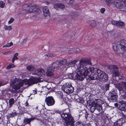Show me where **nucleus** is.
<instances>
[{
	"label": "nucleus",
	"mask_w": 126,
	"mask_h": 126,
	"mask_svg": "<svg viewBox=\"0 0 126 126\" xmlns=\"http://www.w3.org/2000/svg\"><path fill=\"white\" fill-rule=\"evenodd\" d=\"M25 82V81L24 80H14L12 82L13 88L15 90L19 89L23 85Z\"/></svg>",
	"instance_id": "5"
},
{
	"label": "nucleus",
	"mask_w": 126,
	"mask_h": 126,
	"mask_svg": "<svg viewBox=\"0 0 126 126\" xmlns=\"http://www.w3.org/2000/svg\"><path fill=\"white\" fill-rule=\"evenodd\" d=\"M3 125V124L2 123L0 124V126H2Z\"/></svg>",
	"instance_id": "63"
},
{
	"label": "nucleus",
	"mask_w": 126,
	"mask_h": 126,
	"mask_svg": "<svg viewBox=\"0 0 126 126\" xmlns=\"http://www.w3.org/2000/svg\"><path fill=\"white\" fill-rule=\"evenodd\" d=\"M54 71V69L52 66L48 67L47 68V71L46 73L47 75L49 77L52 76L53 74V72Z\"/></svg>",
	"instance_id": "17"
},
{
	"label": "nucleus",
	"mask_w": 126,
	"mask_h": 126,
	"mask_svg": "<svg viewBox=\"0 0 126 126\" xmlns=\"http://www.w3.org/2000/svg\"><path fill=\"white\" fill-rule=\"evenodd\" d=\"M85 117L86 119H87L88 117V115L89 114L87 112H86L85 113Z\"/></svg>",
	"instance_id": "53"
},
{
	"label": "nucleus",
	"mask_w": 126,
	"mask_h": 126,
	"mask_svg": "<svg viewBox=\"0 0 126 126\" xmlns=\"http://www.w3.org/2000/svg\"><path fill=\"white\" fill-rule=\"evenodd\" d=\"M77 62V60H75L69 62V64L70 65H72L75 64Z\"/></svg>",
	"instance_id": "47"
},
{
	"label": "nucleus",
	"mask_w": 126,
	"mask_h": 126,
	"mask_svg": "<svg viewBox=\"0 0 126 126\" xmlns=\"http://www.w3.org/2000/svg\"><path fill=\"white\" fill-rule=\"evenodd\" d=\"M120 46L119 42H117L116 43L113 44V48L115 50H118L120 47Z\"/></svg>",
	"instance_id": "27"
},
{
	"label": "nucleus",
	"mask_w": 126,
	"mask_h": 126,
	"mask_svg": "<svg viewBox=\"0 0 126 126\" xmlns=\"http://www.w3.org/2000/svg\"><path fill=\"white\" fill-rule=\"evenodd\" d=\"M67 50L68 51V53L70 54L78 53L79 52V49L78 48H68Z\"/></svg>",
	"instance_id": "18"
},
{
	"label": "nucleus",
	"mask_w": 126,
	"mask_h": 126,
	"mask_svg": "<svg viewBox=\"0 0 126 126\" xmlns=\"http://www.w3.org/2000/svg\"><path fill=\"white\" fill-rule=\"evenodd\" d=\"M114 5L118 8L123 11L126 12V4H122L121 2H114Z\"/></svg>",
	"instance_id": "9"
},
{
	"label": "nucleus",
	"mask_w": 126,
	"mask_h": 126,
	"mask_svg": "<svg viewBox=\"0 0 126 126\" xmlns=\"http://www.w3.org/2000/svg\"><path fill=\"white\" fill-rule=\"evenodd\" d=\"M75 73H70L68 75V77L71 79L73 80H76Z\"/></svg>",
	"instance_id": "30"
},
{
	"label": "nucleus",
	"mask_w": 126,
	"mask_h": 126,
	"mask_svg": "<svg viewBox=\"0 0 126 126\" xmlns=\"http://www.w3.org/2000/svg\"><path fill=\"white\" fill-rule=\"evenodd\" d=\"M62 89L65 92L68 94L72 93L74 90V87L72 86L71 84L70 85L67 83H65L63 85Z\"/></svg>",
	"instance_id": "7"
},
{
	"label": "nucleus",
	"mask_w": 126,
	"mask_h": 126,
	"mask_svg": "<svg viewBox=\"0 0 126 126\" xmlns=\"http://www.w3.org/2000/svg\"><path fill=\"white\" fill-rule=\"evenodd\" d=\"M69 112V109H67L63 110L62 111L60 112V113L63 122L66 126H71L72 124H74L75 122Z\"/></svg>",
	"instance_id": "2"
},
{
	"label": "nucleus",
	"mask_w": 126,
	"mask_h": 126,
	"mask_svg": "<svg viewBox=\"0 0 126 126\" xmlns=\"http://www.w3.org/2000/svg\"><path fill=\"white\" fill-rule=\"evenodd\" d=\"M8 105V103L6 100H5L4 103L1 105V107L2 108L5 109L7 107Z\"/></svg>",
	"instance_id": "31"
},
{
	"label": "nucleus",
	"mask_w": 126,
	"mask_h": 126,
	"mask_svg": "<svg viewBox=\"0 0 126 126\" xmlns=\"http://www.w3.org/2000/svg\"><path fill=\"white\" fill-rule=\"evenodd\" d=\"M44 15L45 16H49L50 13L48 8L46 6L44 7L43 9Z\"/></svg>",
	"instance_id": "23"
},
{
	"label": "nucleus",
	"mask_w": 126,
	"mask_h": 126,
	"mask_svg": "<svg viewBox=\"0 0 126 126\" xmlns=\"http://www.w3.org/2000/svg\"><path fill=\"white\" fill-rule=\"evenodd\" d=\"M105 11V9L104 8H102L100 9V11L102 13H103Z\"/></svg>",
	"instance_id": "52"
},
{
	"label": "nucleus",
	"mask_w": 126,
	"mask_h": 126,
	"mask_svg": "<svg viewBox=\"0 0 126 126\" xmlns=\"http://www.w3.org/2000/svg\"><path fill=\"white\" fill-rule=\"evenodd\" d=\"M5 5V3L4 2L2 1H0V7L1 8L4 7Z\"/></svg>",
	"instance_id": "48"
},
{
	"label": "nucleus",
	"mask_w": 126,
	"mask_h": 126,
	"mask_svg": "<svg viewBox=\"0 0 126 126\" xmlns=\"http://www.w3.org/2000/svg\"><path fill=\"white\" fill-rule=\"evenodd\" d=\"M17 114L16 112L12 113H10L9 114V116L10 117H13L14 116L16 115Z\"/></svg>",
	"instance_id": "40"
},
{
	"label": "nucleus",
	"mask_w": 126,
	"mask_h": 126,
	"mask_svg": "<svg viewBox=\"0 0 126 126\" xmlns=\"http://www.w3.org/2000/svg\"><path fill=\"white\" fill-rule=\"evenodd\" d=\"M18 55V54L17 53H16L14 56L12 58V62L13 63H14V62L15 60H17L18 59V58L17 57Z\"/></svg>",
	"instance_id": "35"
},
{
	"label": "nucleus",
	"mask_w": 126,
	"mask_h": 126,
	"mask_svg": "<svg viewBox=\"0 0 126 126\" xmlns=\"http://www.w3.org/2000/svg\"><path fill=\"white\" fill-rule=\"evenodd\" d=\"M87 79L89 81L91 80L97 79L99 80V74L100 70L93 67L87 68Z\"/></svg>",
	"instance_id": "3"
},
{
	"label": "nucleus",
	"mask_w": 126,
	"mask_h": 126,
	"mask_svg": "<svg viewBox=\"0 0 126 126\" xmlns=\"http://www.w3.org/2000/svg\"><path fill=\"white\" fill-rule=\"evenodd\" d=\"M118 87L119 88V89H118L120 92V96L122 99H124L126 98V93L125 92L124 90L120 86Z\"/></svg>",
	"instance_id": "20"
},
{
	"label": "nucleus",
	"mask_w": 126,
	"mask_h": 126,
	"mask_svg": "<svg viewBox=\"0 0 126 126\" xmlns=\"http://www.w3.org/2000/svg\"><path fill=\"white\" fill-rule=\"evenodd\" d=\"M25 104L26 106H27L28 105V104L27 102H26V103H25Z\"/></svg>",
	"instance_id": "60"
},
{
	"label": "nucleus",
	"mask_w": 126,
	"mask_h": 126,
	"mask_svg": "<svg viewBox=\"0 0 126 126\" xmlns=\"http://www.w3.org/2000/svg\"><path fill=\"white\" fill-rule=\"evenodd\" d=\"M80 65L79 69L80 71L79 73H76V80H82L86 77L87 79V67L84 65L83 64L86 65L92 64L91 59H90L81 58L80 61Z\"/></svg>",
	"instance_id": "1"
},
{
	"label": "nucleus",
	"mask_w": 126,
	"mask_h": 126,
	"mask_svg": "<svg viewBox=\"0 0 126 126\" xmlns=\"http://www.w3.org/2000/svg\"><path fill=\"white\" fill-rule=\"evenodd\" d=\"M106 1L107 4L109 6L113 3L114 5V2H117L116 0H106Z\"/></svg>",
	"instance_id": "29"
},
{
	"label": "nucleus",
	"mask_w": 126,
	"mask_h": 126,
	"mask_svg": "<svg viewBox=\"0 0 126 126\" xmlns=\"http://www.w3.org/2000/svg\"><path fill=\"white\" fill-rule=\"evenodd\" d=\"M83 114V113L82 112V111L81 110H80L79 111V113L78 114V115L79 118L81 116H82Z\"/></svg>",
	"instance_id": "46"
},
{
	"label": "nucleus",
	"mask_w": 126,
	"mask_h": 126,
	"mask_svg": "<svg viewBox=\"0 0 126 126\" xmlns=\"http://www.w3.org/2000/svg\"><path fill=\"white\" fill-rule=\"evenodd\" d=\"M15 65L12 63H11L10 64L7 66L6 69H10L11 68H13L14 67Z\"/></svg>",
	"instance_id": "41"
},
{
	"label": "nucleus",
	"mask_w": 126,
	"mask_h": 126,
	"mask_svg": "<svg viewBox=\"0 0 126 126\" xmlns=\"http://www.w3.org/2000/svg\"><path fill=\"white\" fill-rule=\"evenodd\" d=\"M24 7H25V10L28 13H30L32 11V5L29 6L28 4H26L25 5Z\"/></svg>",
	"instance_id": "25"
},
{
	"label": "nucleus",
	"mask_w": 126,
	"mask_h": 126,
	"mask_svg": "<svg viewBox=\"0 0 126 126\" xmlns=\"http://www.w3.org/2000/svg\"><path fill=\"white\" fill-rule=\"evenodd\" d=\"M13 43L12 42L10 43H7L6 45H4L3 46V47H9L12 46L13 45Z\"/></svg>",
	"instance_id": "39"
},
{
	"label": "nucleus",
	"mask_w": 126,
	"mask_h": 126,
	"mask_svg": "<svg viewBox=\"0 0 126 126\" xmlns=\"http://www.w3.org/2000/svg\"><path fill=\"white\" fill-rule=\"evenodd\" d=\"M121 114L122 115V116L126 118V115L123 112L121 113Z\"/></svg>",
	"instance_id": "55"
},
{
	"label": "nucleus",
	"mask_w": 126,
	"mask_h": 126,
	"mask_svg": "<svg viewBox=\"0 0 126 126\" xmlns=\"http://www.w3.org/2000/svg\"><path fill=\"white\" fill-rule=\"evenodd\" d=\"M45 101L46 104L48 106L53 105L55 103V101L53 98L51 96L46 97Z\"/></svg>",
	"instance_id": "11"
},
{
	"label": "nucleus",
	"mask_w": 126,
	"mask_h": 126,
	"mask_svg": "<svg viewBox=\"0 0 126 126\" xmlns=\"http://www.w3.org/2000/svg\"><path fill=\"white\" fill-rule=\"evenodd\" d=\"M119 43L121 49H126V40H122L119 42Z\"/></svg>",
	"instance_id": "22"
},
{
	"label": "nucleus",
	"mask_w": 126,
	"mask_h": 126,
	"mask_svg": "<svg viewBox=\"0 0 126 126\" xmlns=\"http://www.w3.org/2000/svg\"><path fill=\"white\" fill-rule=\"evenodd\" d=\"M58 95L60 98L63 99V93L61 92L58 93Z\"/></svg>",
	"instance_id": "45"
},
{
	"label": "nucleus",
	"mask_w": 126,
	"mask_h": 126,
	"mask_svg": "<svg viewBox=\"0 0 126 126\" xmlns=\"http://www.w3.org/2000/svg\"><path fill=\"white\" fill-rule=\"evenodd\" d=\"M32 12H37L40 10V9L39 7L36 5H32Z\"/></svg>",
	"instance_id": "28"
},
{
	"label": "nucleus",
	"mask_w": 126,
	"mask_h": 126,
	"mask_svg": "<svg viewBox=\"0 0 126 126\" xmlns=\"http://www.w3.org/2000/svg\"><path fill=\"white\" fill-rule=\"evenodd\" d=\"M74 0H65L66 2L68 4H71L72 3Z\"/></svg>",
	"instance_id": "43"
},
{
	"label": "nucleus",
	"mask_w": 126,
	"mask_h": 126,
	"mask_svg": "<svg viewBox=\"0 0 126 126\" xmlns=\"http://www.w3.org/2000/svg\"><path fill=\"white\" fill-rule=\"evenodd\" d=\"M28 39V38L27 37H26L23 40V41L22 42V44H25L27 40Z\"/></svg>",
	"instance_id": "50"
},
{
	"label": "nucleus",
	"mask_w": 126,
	"mask_h": 126,
	"mask_svg": "<svg viewBox=\"0 0 126 126\" xmlns=\"http://www.w3.org/2000/svg\"><path fill=\"white\" fill-rule=\"evenodd\" d=\"M45 3L47 5H49L50 4L49 2L48 1H45Z\"/></svg>",
	"instance_id": "57"
},
{
	"label": "nucleus",
	"mask_w": 126,
	"mask_h": 126,
	"mask_svg": "<svg viewBox=\"0 0 126 126\" xmlns=\"http://www.w3.org/2000/svg\"><path fill=\"white\" fill-rule=\"evenodd\" d=\"M93 103L92 102H90V101L87 102V106H88L89 109L92 112L96 110V102L95 101Z\"/></svg>",
	"instance_id": "12"
},
{
	"label": "nucleus",
	"mask_w": 126,
	"mask_h": 126,
	"mask_svg": "<svg viewBox=\"0 0 126 126\" xmlns=\"http://www.w3.org/2000/svg\"><path fill=\"white\" fill-rule=\"evenodd\" d=\"M40 79L36 77H32L26 80L27 84L29 85L37 83L40 81Z\"/></svg>",
	"instance_id": "8"
},
{
	"label": "nucleus",
	"mask_w": 126,
	"mask_h": 126,
	"mask_svg": "<svg viewBox=\"0 0 126 126\" xmlns=\"http://www.w3.org/2000/svg\"><path fill=\"white\" fill-rule=\"evenodd\" d=\"M122 123L120 120H119L114 123V126H122Z\"/></svg>",
	"instance_id": "33"
},
{
	"label": "nucleus",
	"mask_w": 126,
	"mask_h": 126,
	"mask_svg": "<svg viewBox=\"0 0 126 126\" xmlns=\"http://www.w3.org/2000/svg\"><path fill=\"white\" fill-rule=\"evenodd\" d=\"M53 56L52 54L48 53L45 55V56L48 57H51Z\"/></svg>",
	"instance_id": "49"
},
{
	"label": "nucleus",
	"mask_w": 126,
	"mask_h": 126,
	"mask_svg": "<svg viewBox=\"0 0 126 126\" xmlns=\"http://www.w3.org/2000/svg\"><path fill=\"white\" fill-rule=\"evenodd\" d=\"M90 23L91 24L90 26L92 28L94 27L96 25V22L95 21L93 20H92L91 21Z\"/></svg>",
	"instance_id": "38"
},
{
	"label": "nucleus",
	"mask_w": 126,
	"mask_h": 126,
	"mask_svg": "<svg viewBox=\"0 0 126 126\" xmlns=\"http://www.w3.org/2000/svg\"><path fill=\"white\" fill-rule=\"evenodd\" d=\"M125 49H122L123 50L122 52L123 55L125 58H126V50Z\"/></svg>",
	"instance_id": "44"
},
{
	"label": "nucleus",
	"mask_w": 126,
	"mask_h": 126,
	"mask_svg": "<svg viewBox=\"0 0 126 126\" xmlns=\"http://www.w3.org/2000/svg\"><path fill=\"white\" fill-rule=\"evenodd\" d=\"M96 110L98 111V112H100L101 110L102 111V106L98 104V103L96 101Z\"/></svg>",
	"instance_id": "26"
},
{
	"label": "nucleus",
	"mask_w": 126,
	"mask_h": 126,
	"mask_svg": "<svg viewBox=\"0 0 126 126\" xmlns=\"http://www.w3.org/2000/svg\"><path fill=\"white\" fill-rule=\"evenodd\" d=\"M114 105L115 106L117 107L118 106V104L117 103H114Z\"/></svg>",
	"instance_id": "59"
},
{
	"label": "nucleus",
	"mask_w": 126,
	"mask_h": 126,
	"mask_svg": "<svg viewBox=\"0 0 126 126\" xmlns=\"http://www.w3.org/2000/svg\"><path fill=\"white\" fill-rule=\"evenodd\" d=\"M59 62H60V65L61 67L62 65L66 64L67 63V60L66 59L61 60Z\"/></svg>",
	"instance_id": "34"
},
{
	"label": "nucleus",
	"mask_w": 126,
	"mask_h": 126,
	"mask_svg": "<svg viewBox=\"0 0 126 126\" xmlns=\"http://www.w3.org/2000/svg\"><path fill=\"white\" fill-rule=\"evenodd\" d=\"M2 85V82L1 81H0V87Z\"/></svg>",
	"instance_id": "61"
},
{
	"label": "nucleus",
	"mask_w": 126,
	"mask_h": 126,
	"mask_svg": "<svg viewBox=\"0 0 126 126\" xmlns=\"http://www.w3.org/2000/svg\"><path fill=\"white\" fill-rule=\"evenodd\" d=\"M27 68L28 70L30 71H33L34 68V67L33 66L30 65L28 66Z\"/></svg>",
	"instance_id": "37"
},
{
	"label": "nucleus",
	"mask_w": 126,
	"mask_h": 126,
	"mask_svg": "<svg viewBox=\"0 0 126 126\" xmlns=\"http://www.w3.org/2000/svg\"><path fill=\"white\" fill-rule=\"evenodd\" d=\"M108 95V98L110 102H115L117 101L118 96L116 89H113L109 92Z\"/></svg>",
	"instance_id": "4"
},
{
	"label": "nucleus",
	"mask_w": 126,
	"mask_h": 126,
	"mask_svg": "<svg viewBox=\"0 0 126 126\" xmlns=\"http://www.w3.org/2000/svg\"><path fill=\"white\" fill-rule=\"evenodd\" d=\"M45 72L44 70L42 68L38 69L37 70H35L34 73L39 76L42 75L44 74Z\"/></svg>",
	"instance_id": "21"
},
{
	"label": "nucleus",
	"mask_w": 126,
	"mask_h": 126,
	"mask_svg": "<svg viewBox=\"0 0 126 126\" xmlns=\"http://www.w3.org/2000/svg\"><path fill=\"white\" fill-rule=\"evenodd\" d=\"M8 54V53L7 52H5L4 53H3V54L4 55H6Z\"/></svg>",
	"instance_id": "62"
},
{
	"label": "nucleus",
	"mask_w": 126,
	"mask_h": 126,
	"mask_svg": "<svg viewBox=\"0 0 126 126\" xmlns=\"http://www.w3.org/2000/svg\"><path fill=\"white\" fill-rule=\"evenodd\" d=\"M110 87V84H106L104 87L103 90L104 91H106L109 90Z\"/></svg>",
	"instance_id": "36"
},
{
	"label": "nucleus",
	"mask_w": 126,
	"mask_h": 126,
	"mask_svg": "<svg viewBox=\"0 0 126 126\" xmlns=\"http://www.w3.org/2000/svg\"><path fill=\"white\" fill-rule=\"evenodd\" d=\"M108 68L112 71L113 75L114 76H118L121 75V72L118 70L119 67L116 65H110L107 66Z\"/></svg>",
	"instance_id": "6"
},
{
	"label": "nucleus",
	"mask_w": 126,
	"mask_h": 126,
	"mask_svg": "<svg viewBox=\"0 0 126 126\" xmlns=\"http://www.w3.org/2000/svg\"><path fill=\"white\" fill-rule=\"evenodd\" d=\"M14 19L12 18H11L8 21V23L9 24H11L14 21Z\"/></svg>",
	"instance_id": "51"
},
{
	"label": "nucleus",
	"mask_w": 126,
	"mask_h": 126,
	"mask_svg": "<svg viewBox=\"0 0 126 126\" xmlns=\"http://www.w3.org/2000/svg\"><path fill=\"white\" fill-rule=\"evenodd\" d=\"M37 92L36 91L33 90L32 94H35Z\"/></svg>",
	"instance_id": "58"
},
{
	"label": "nucleus",
	"mask_w": 126,
	"mask_h": 126,
	"mask_svg": "<svg viewBox=\"0 0 126 126\" xmlns=\"http://www.w3.org/2000/svg\"><path fill=\"white\" fill-rule=\"evenodd\" d=\"M116 87L118 88V89H119V88L118 87L119 86H120L121 88L124 90V91H126V82H122L121 84L118 83L116 85Z\"/></svg>",
	"instance_id": "19"
},
{
	"label": "nucleus",
	"mask_w": 126,
	"mask_h": 126,
	"mask_svg": "<svg viewBox=\"0 0 126 126\" xmlns=\"http://www.w3.org/2000/svg\"><path fill=\"white\" fill-rule=\"evenodd\" d=\"M99 80L103 81H107L108 78V75L101 70H100V73L99 74Z\"/></svg>",
	"instance_id": "10"
},
{
	"label": "nucleus",
	"mask_w": 126,
	"mask_h": 126,
	"mask_svg": "<svg viewBox=\"0 0 126 126\" xmlns=\"http://www.w3.org/2000/svg\"><path fill=\"white\" fill-rule=\"evenodd\" d=\"M14 100L13 98H11L9 100V107H11L12 105L14 103Z\"/></svg>",
	"instance_id": "32"
},
{
	"label": "nucleus",
	"mask_w": 126,
	"mask_h": 126,
	"mask_svg": "<svg viewBox=\"0 0 126 126\" xmlns=\"http://www.w3.org/2000/svg\"><path fill=\"white\" fill-rule=\"evenodd\" d=\"M97 114V116L98 117H102V114L100 113H98Z\"/></svg>",
	"instance_id": "54"
},
{
	"label": "nucleus",
	"mask_w": 126,
	"mask_h": 126,
	"mask_svg": "<svg viewBox=\"0 0 126 126\" xmlns=\"http://www.w3.org/2000/svg\"><path fill=\"white\" fill-rule=\"evenodd\" d=\"M113 34L114 33V32H111Z\"/></svg>",
	"instance_id": "64"
},
{
	"label": "nucleus",
	"mask_w": 126,
	"mask_h": 126,
	"mask_svg": "<svg viewBox=\"0 0 126 126\" xmlns=\"http://www.w3.org/2000/svg\"><path fill=\"white\" fill-rule=\"evenodd\" d=\"M85 126H92L91 124L89 123L86 124Z\"/></svg>",
	"instance_id": "56"
},
{
	"label": "nucleus",
	"mask_w": 126,
	"mask_h": 126,
	"mask_svg": "<svg viewBox=\"0 0 126 126\" xmlns=\"http://www.w3.org/2000/svg\"><path fill=\"white\" fill-rule=\"evenodd\" d=\"M54 8L56 9H65V5L62 3H58L54 4Z\"/></svg>",
	"instance_id": "16"
},
{
	"label": "nucleus",
	"mask_w": 126,
	"mask_h": 126,
	"mask_svg": "<svg viewBox=\"0 0 126 126\" xmlns=\"http://www.w3.org/2000/svg\"><path fill=\"white\" fill-rule=\"evenodd\" d=\"M111 23L113 25L120 27H123L125 25V23L120 21L112 20L111 22Z\"/></svg>",
	"instance_id": "14"
},
{
	"label": "nucleus",
	"mask_w": 126,
	"mask_h": 126,
	"mask_svg": "<svg viewBox=\"0 0 126 126\" xmlns=\"http://www.w3.org/2000/svg\"><path fill=\"white\" fill-rule=\"evenodd\" d=\"M4 28L6 30H11L12 29V27L11 26H7L5 25L4 26Z\"/></svg>",
	"instance_id": "42"
},
{
	"label": "nucleus",
	"mask_w": 126,
	"mask_h": 126,
	"mask_svg": "<svg viewBox=\"0 0 126 126\" xmlns=\"http://www.w3.org/2000/svg\"><path fill=\"white\" fill-rule=\"evenodd\" d=\"M35 118H25L23 120V122L22 125L20 126H24L27 124H29L31 125V122L34 120L35 119Z\"/></svg>",
	"instance_id": "13"
},
{
	"label": "nucleus",
	"mask_w": 126,
	"mask_h": 126,
	"mask_svg": "<svg viewBox=\"0 0 126 126\" xmlns=\"http://www.w3.org/2000/svg\"><path fill=\"white\" fill-rule=\"evenodd\" d=\"M120 106L119 109L122 111H126V103L123 101L119 102Z\"/></svg>",
	"instance_id": "15"
},
{
	"label": "nucleus",
	"mask_w": 126,
	"mask_h": 126,
	"mask_svg": "<svg viewBox=\"0 0 126 126\" xmlns=\"http://www.w3.org/2000/svg\"><path fill=\"white\" fill-rule=\"evenodd\" d=\"M60 64V62L59 61H56L53 63L52 66L54 69L57 68L58 69L61 67Z\"/></svg>",
	"instance_id": "24"
}]
</instances>
